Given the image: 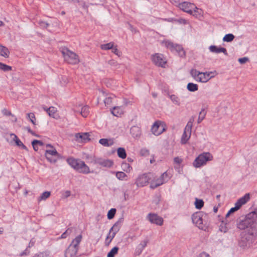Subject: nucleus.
Segmentation results:
<instances>
[{"label": "nucleus", "instance_id": "423d86ee", "mask_svg": "<svg viewBox=\"0 0 257 257\" xmlns=\"http://www.w3.org/2000/svg\"><path fill=\"white\" fill-rule=\"evenodd\" d=\"M162 43L164 44L166 48L170 50L171 52H176L181 57L185 56V52L181 45L173 43L169 40H164Z\"/></svg>", "mask_w": 257, "mask_h": 257}, {"label": "nucleus", "instance_id": "69168bd1", "mask_svg": "<svg viewBox=\"0 0 257 257\" xmlns=\"http://www.w3.org/2000/svg\"><path fill=\"white\" fill-rule=\"evenodd\" d=\"M26 130L28 131L29 133L31 134L32 135L36 137H38V136L36 135L34 132H33L29 127H27Z\"/></svg>", "mask_w": 257, "mask_h": 257}, {"label": "nucleus", "instance_id": "aec40b11", "mask_svg": "<svg viewBox=\"0 0 257 257\" xmlns=\"http://www.w3.org/2000/svg\"><path fill=\"white\" fill-rule=\"evenodd\" d=\"M11 137L13 141H14L16 145L19 147H21L24 150H27V147L23 144L21 140L18 138V137L14 134H11Z\"/></svg>", "mask_w": 257, "mask_h": 257}, {"label": "nucleus", "instance_id": "3c124183", "mask_svg": "<svg viewBox=\"0 0 257 257\" xmlns=\"http://www.w3.org/2000/svg\"><path fill=\"white\" fill-rule=\"evenodd\" d=\"M119 108L117 106H114L113 109L111 110V113L114 116H118L120 114L118 111Z\"/></svg>", "mask_w": 257, "mask_h": 257}, {"label": "nucleus", "instance_id": "c9c22d12", "mask_svg": "<svg viewBox=\"0 0 257 257\" xmlns=\"http://www.w3.org/2000/svg\"><path fill=\"white\" fill-rule=\"evenodd\" d=\"M234 36L232 34H228L224 36L223 38L224 42H230L234 39Z\"/></svg>", "mask_w": 257, "mask_h": 257}, {"label": "nucleus", "instance_id": "473e14b6", "mask_svg": "<svg viewBox=\"0 0 257 257\" xmlns=\"http://www.w3.org/2000/svg\"><path fill=\"white\" fill-rule=\"evenodd\" d=\"M246 217H248V219L250 218L255 219L257 220V208H255L253 211L248 213L246 216Z\"/></svg>", "mask_w": 257, "mask_h": 257}, {"label": "nucleus", "instance_id": "a19ab883", "mask_svg": "<svg viewBox=\"0 0 257 257\" xmlns=\"http://www.w3.org/2000/svg\"><path fill=\"white\" fill-rule=\"evenodd\" d=\"M206 115V112L204 109H202L199 113V117L198 118V123H200L204 118Z\"/></svg>", "mask_w": 257, "mask_h": 257}, {"label": "nucleus", "instance_id": "c85d7f7f", "mask_svg": "<svg viewBox=\"0 0 257 257\" xmlns=\"http://www.w3.org/2000/svg\"><path fill=\"white\" fill-rule=\"evenodd\" d=\"M114 45V44L113 42H109L106 44H101L100 45V48L103 50H111Z\"/></svg>", "mask_w": 257, "mask_h": 257}, {"label": "nucleus", "instance_id": "0eeeda50", "mask_svg": "<svg viewBox=\"0 0 257 257\" xmlns=\"http://www.w3.org/2000/svg\"><path fill=\"white\" fill-rule=\"evenodd\" d=\"M213 159L212 155L209 153H203L199 155L193 163V166L196 168H199L206 164L207 162Z\"/></svg>", "mask_w": 257, "mask_h": 257}, {"label": "nucleus", "instance_id": "ddd939ff", "mask_svg": "<svg viewBox=\"0 0 257 257\" xmlns=\"http://www.w3.org/2000/svg\"><path fill=\"white\" fill-rule=\"evenodd\" d=\"M203 214L202 212H196L192 215L193 223L201 229H203L205 227L203 222Z\"/></svg>", "mask_w": 257, "mask_h": 257}, {"label": "nucleus", "instance_id": "9b49d317", "mask_svg": "<svg viewBox=\"0 0 257 257\" xmlns=\"http://www.w3.org/2000/svg\"><path fill=\"white\" fill-rule=\"evenodd\" d=\"M150 173H145L139 175L136 180L135 184L138 187L147 186L151 179Z\"/></svg>", "mask_w": 257, "mask_h": 257}, {"label": "nucleus", "instance_id": "79ce46f5", "mask_svg": "<svg viewBox=\"0 0 257 257\" xmlns=\"http://www.w3.org/2000/svg\"><path fill=\"white\" fill-rule=\"evenodd\" d=\"M108 64L114 69H117L119 67V64L114 60H110L108 61Z\"/></svg>", "mask_w": 257, "mask_h": 257}, {"label": "nucleus", "instance_id": "c03bdc74", "mask_svg": "<svg viewBox=\"0 0 257 257\" xmlns=\"http://www.w3.org/2000/svg\"><path fill=\"white\" fill-rule=\"evenodd\" d=\"M33 257H50V254L47 251H43L35 254Z\"/></svg>", "mask_w": 257, "mask_h": 257}, {"label": "nucleus", "instance_id": "e2e57ef3", "mask_svg": "<svg viewBox=\"0 0 257 257\" xmlns=\"http://www.w3.org/2000/svg\"><path fill=\"white\" fill-rule=\"evenodd\" d=\"M141 153L143 156H146L149 154V151L147 149H144L141 150Z\"/></svg>", "mask_w": 257, "mask_h": 257}, {"label": "nucleus", "instance_id": "2eb2a0df", "mask_svg": "<svg viewBox=\"0 0 257 257\" xmlns=\"http://www.w3.org/2000/svg\"><path fill=\"white\" fill-rule=\"evenodd\" d=\"M148 220L152 223L158 225L163 224V219L162 217L155 213H149L147 216Z\"/></svg>", "mask_w": 257, "mask_h": 257}, {"label": "nucleus", "instance_id": "4468645a", "mask_svg": "<svg viewBox=\"0 0 257 257\" xmlns=\"http://www.w3.org/2000/svg\"><path fill=\"white\" fill-rule=\"evenodd\" d=\"M179 8L184 12L191 15L193 13V10L198 9L193 4L186 2L179 4Z\"/></svg>", "mask_w": 257, "mask_h": 257}, {"label": "nucleus", "instance_id": "8fccbe9b", "mask_svg": "<svg viewBox=\"0 0 257 257\" xmlns=\"http://www.w3.org/2000/svg\"><path fill=\"white\" fill-rule=\"evenodd\" d=\"M28 118H29L31 122L34 125L36 124V122L35 121V116L33 113H29L27 114Z\"/></svg>", "mask_w": 257, "mask_h": 257}, {"label": "nucleus", "instance_id": "393cba45", "mask_svg": "<svg viewBox=\"0 0 257 257\" xmlns=\"http://www.w3.org/2000/svg\"><path fill=\"white\" fill-rule=\"evenodd\" d=\"M57 108L53 106H51L46 109V112L49 115L54 118L57 117Z\"/></svg>", "mask_w": 257, "mask_h": 257}, {"label": "nucleus", "instance_id": "a18cd8bd", "mask_svg": "<svg viewBox=\"0 0 257 257\" xmlns=\"http://www.w3.org/2000/svg\"><path fill=\"white\" fill-rule=\"evenodd\" d=\"M72 228H68L64 233H62L60 238H66L72 232Z\"/></svg>", "mask_w": 257, "mask_h": 257}, {"label": "nucleus", "instance_id": "49530a36", "mask_svg": "<svg viewBox=\"0 0 257 257\" xmlns=\"http://www.w3.org/2000/svg\"><path fill=\"white\" fill-rule=\"evenodd\" d=\"M148 243V241L147 240H145L142 241L139 245L138 249L140 250L139 253H141L144 248L147 246Z\"/></svg>", "mask_w": 257, "mask_h": 257}, {"label": "nucleus", "instance_id": "f257e3e1", "mask_svg": "<svg viewBox=\"0 0 257 257\" xmlns=\"http://www.w3.org/2000/svg\"><path fill=\"white\" fill-rule=\"evenodd\" d=\"M238 228L243 230L246 228L247 232L256 238L257 236V220L245 217L237 223Z\"/></svg>", "mask_w": 257, "mask_h": 257}, {"label": "nucleus", "instance_id": "774afa93", "mask_svg": "<svg viewBox=\"0 0 257 257\" xmlns=\"http://www.w3.org/2000/svg\"><path fill=\"white\" fill-rule=\"evenodd\" d=\"M199 257H210V256H209V255L208 253H207L205 252H203L200 254Z\"/></svg>", "mask_w": 257, "mask_h": 257}, {"label": "nucleus", "instance_id": "603ef678", "mask_svg": "<svg viewBox=\"0 0 257 257\" xmlns=\"http://www.w3.org/2000/svg\"><path fill=\"white\" fill-rule=\"evenodd\" d=\"M113 238H112V235H110V234H109L107 236L106 239H105V244L106 246H108L110 243L111 242V240H112Z\"/></svg>", "mask_w": 257, "mask_h": 257}, {"label": "nucleus", "instance_id": "dca6fc26", "mask_svg": "<svg viewBox=\"0 0 257 257\" xmlns=\"http://www.w3.org/2000/svg\"><path fill=\"white\" fill-rule=\"evenodd\" d=\"M76 141L78 143H86L90 140L88 133H77L75 135Z\"/></svg>", "mask_w": 257, "mask_h": 257}, {"label": "nucleus", "instance_id": "f3484780", "mask_svg": "<svg viewBox=\"0 0 257 257\" xmlns=\"http://www.w3.org/2000/svg\"><path fill=\"white\" fill-rule=\"evenodd\" d=\"M123 221V218H120L116 222H115L112 227L110 229L109 234H110L111 231H112V238H114L116 233L119 230L121 224Z\"/></svg>", "mask_w": 257, "mask_h": 257}, {"label": "nucleus", "instance_id": "4d7b16f0", "mask_svg": "<svg viewBox=\"0 0 257 257\" xmlns=\"http://www.w3.org/2000/svg\"><path fill=\"white\" fill-rule=\"evenodd\" d=\"M2 113L4 115H6V116H10V115H12L13 116H14L11 112V111L8 110L6 108H4V109H3L2 110Z\"/></svg>", "mask_w": 257, "mask_h": 257}, {"label": "nucleus", "instance_id": "e433bc0d", "mask_svg": "<svg viewBox=\"0 0 257 257\" xmlns=\"http://www.w3.org/2000/svg\"><path fill=\"white\" fill-rule=\"evenodd\" d=\"M195 207L198 209H200L204 205V202L202 199H196L195 202Z\"/></svg>", "mask_w": 257, "mask_h": 257}, {"label": "nucleus", "instance_id": "bb28decb", "mask_svg": "<svg viewBox=\"0 0 257 257\" xmlns=\"http://www.w3.org/2000/svg\"><path fill=\"white\" fill-rule=\"evenodd\" d=\"M9 49L2 45H0V55L5 58H8L9 56Z\"/></svg>", "mask_w": 257, "mask_h": 257}, {"label": "nucleus", "instance_id": "4c0bfd02", "mask_svg": "<svg viewBox=\"0 0 257 257\" xmlns=\"http://www.w3.org/2000/svg\"><path fill=\"white\" fill-rule=\"evenodd\" d=\"M116 211V210L115 208H111V209H110L108 211V212L107 213V218L108 219H112L114 217V215H115Z\"/></svg>", "mask_w": 257, "mask_h": 257}, {"label": "nucleus", "instance_id": "bf43d9fd", "mask_svg": "<svg viewBox=\"0 0 257 257\" xmlns=\"http://www.w3.org/2000/svg\"><path fill=\"white\" fill-rule=\"evenodd\" d=\"M80 5L82 6V7L84 9H85V10H86L87 11H88V5H87L86 4V3H85V2H84V1H81Z\"/></svg>", "mask_w": 257, "mask_h": 257}, {"label": "nucleus", "instance_id": "6e6d98bb", "mask_svg": "<svg viewBox=\"0 0 257 257\" xmlns=\"http://www.w3.org/2000/svg\"><path fill=\"white\" fill-rule=\"evenodd\" d=\"M165 182V180H163L161 177H160L155 181V182L158 184L159 186L162 185Z\"/></svg>", "mask_w": 257, "mask_h": 257}, {"label": "nucleus", "instance_id": "72a5a7b5", "mask_svg": "<svg viewBox=\"0 0 257 257\" xmlns=\"http://www.w3.org/2000/svg\"><path fill=\"white\" fill-rule=\"evenodd\" d=\"M119 248L117 246L113 247L107 253V257H114L115 255L118 252Z\"/></svg>", "mask_w": 257, "mask_h": 257}, {"label": "nucleus", "instance_id": "052dcab7", "mask_svg": "<svg viewBox=\"0 0 257 257\" xmlns=\"http://www.w3.org/2000/svg\"><path fill=\"white\" fill-rule=\"evenodd\" d=\"M174 161L176 164H180L182 162V160L179 157H176L174 158Z\"/></svg>", "mask_w": 257, "mask_h": 257}, {"label": "nucleus", "instance_id": "a878e982", "mask_svg": "<svg viewBox=\"0 0 257 257\" xmlns=\"http://www.w3.org/2000/svg\"><path fill=\"white\" fill-rule=\"evenodd\" d=\"M89 160V162L93 164H99L100 165H102L103 161L104 159L101 158H97L95 156L90 157L89 158H88Z\"/></svg>", "mask_w": 257, "mask_h": 257}, {"label": "nucleus", "instance_id": "1a4fd4ad", "mask_svg": "<svg viewBox=\"0 0 257 257\" xmlns=\"http://www.w3.org/2000/svg\"><path fill=\"white\" fill-rule=\"evenodd\" d=\"M250 199V194H245L243 196L237 200L235 204V206L231 208L226 214V217H228L231 213L238 210L242 205L246 203Z\"/></svg>", "mask_w": 257, "mask_h": 257}, {"label": "nucleus", "instance_id": "7c9ffc66", "mask_svg": "<svg viewBox=\"0 0 257 257\" xmlns=\"http://www.w3.org/2000/svg\"><path fill=\"white\" fill-rule=\"evenodd\" d=\"M167 94L173 103L178 105H180V99L177 96L174 94L170 95L168 93Z\"/></svg>", "mask_w": 257, "mask_h": 257}, {"label": "nucleus", "instance_id": "cd10ccee", "mask_svg": "<svg viewBox=\"0 0 257 257\" xmlns=\"http://www.w3.org/2000/svg\"><path fill=\"white\" fill-rule=\"evenodd\" d=\"M117 153L118 156L121 159H125L126 157V152L123 148H118Z\"/></svg>", "mask_w": 257, "mask_h": 257}, {"label": "nucleus", "instance_id": "9d476101", "mask_svg": "<svg viewBox=\"0 0 257 257\" xmlns=\"http://www.w3.org/2000/svg\"><path fill=\"white\" fill-rule=\"evenodd\" d=\"M166 130L165 123L160 120L156 121L152 126L151 131L155 136H159Z\"/></svg>", "mask_w": 257, "mask_h": 257}, {"label": "nucleus", "instance_id": "f704fd0d", "mask_svg": "<svg viewBox=\"0 0 257 257\" xmlns=\"http://www.w3.org/2000/svg\"><path fill=\"white\" fill-rule=\"evenodd\" d=\"M194 121V117H191L188 122H187V125H186L184 129L186 130L187 131L191 132L192 127L193 125V123Z\"/></svg>", "mask_w": 257, "mask_h": 257}, {"label": "nucleus", "instance_id": "20e7f679", "mask_svg": "<svg viewBox=\"0 0 257 257\" xmlns=\"http://www.w3.org/2000/svg\"><path fill=\"white\" fill-rule=\"evenodd\" d=\"M60 50L63 56L65 61L68 63L76 64L79 62V57L75 53L66 47H62Z\"/></svg>", "mask_w": 257, "mask_h": 257}, {"label": "nucleus", "instance_id": "6e6552de", "mask_svg": "<svg viewBox=\"0 0 257 257\" xmlns=\"http://www.w3.org/2000/svg\"><path fill=\"white\" fill-rule=\"evenodd\" d=\"M190 74L192 77L196 80H202L203 79L206 80H209L214 76L215 73L212 72H200L196 70L192 69L190 72Z\"/></svg>", "mask_w": 257, "mask_h": 257}, {"label": "nucleus", "instance_id": "09e8293b", "mask_svg": "<svg viewBox=\"0 0 257 257\" xmlns=\"http://www.w3.org/2000/svg\"><path fill=\"white\" fill-rule=\"evenodd\" d=\"M111 51L113 53L115 54L118 57H120L122 55V53L121 51H120L117 48V46L115 45L113 47V48L111 49Z\"/></svg>", "mask_w": 257, "mask_h": 257}, {"label": "nucleus", "instance_id": "0e129e2a", "mask_svg": "<svg viewBox=\"0 0 257 257\" xmlns=\"http://www.w3.org/2000/svg\"><path fill=\"white\" fill-rule=\"evenodd\" d=\"M29 253V251L28 250V248H27L24 251L21 253L20 256H23L24 255H28Z\"/></svg>", "mask_w": 257, "mask_h": 257}, {"label": "nucleus", "instance_id": "58836bf2", "mask_svg": "<svg viewBox=\"0 0 257 257\" xmlns=\"http://www.w3.org/2000/svg\"><path fill=\"white\" fill-rule=\"evenodd\" d=\"M113 165V162L110 160L104 159L101 166L110 168Z\"/></svg>", "mask_w": 257, "mask_h": 257}, {"label": "nucleus", "instance_id": "338daca9", "mask_svg": "<svg viewBox=\"0 0 257 257\" xmlns=\"http://www.w3.org/2000/svg\"><path fill=\"white\" fill-rule=\"evenodd\" d=\"M40 26L42 27L47 28L49 26V24L45 22H41L40 23Z\"/></svg>", "mask_w": 257, "mask_h": 257}, {"label": "nucleus", "instance_id": "13d9d810", "mask_svg": "<svg viewBox=\"0 0 257 257\" xmlns=\"http://www.w3.org/2000/svg\"><path fill=\"white\" fill-rule=\"evenodd\" d=\"M248 59L247 57H243L239 58L238 61L240 64H244L248 61Z\"/></svg>", "mask_w": 257, "mask_h": 257}, {"label": "nucleus", "instance_id": "f8f14e48", "mask_svg": "<svg viewBox=\"0 0 257 257\" xmlns=\"http://www.w3.org/2000/svg\"><path fill=\"white\" fill-rule=\"evenodd\" d=\"M152 60L156 65L162 68L165 67L167 61L163 55L156 53L152 56Z\"/></svg>", "mask_w": 257, "mask_h": 257}, {"label": "nucleus", "instance_id": "680f3d73", "mask_svg": "<svg viewBox=\"0 0 257 257\" xmlns=\"http://www.w3.org/2000/svg\"><path fill=\"white\" fill-rule=\"evenodd\" d=\"M150 188L151 189H155L158 187H159L158 184H157L155 182H152L150 184Z\"/></svg>", "mask_w": 257, "mask_h": 257}, {"label": "nucleus", "instance_id": "a211bd4d", "mask_svg": "<svg viewBox=\"0 0 257 257\" xmlns=\"http://www.w3.org/2000/svg\"><path fill=\"white\" fill-rule=\"evenodd\" d=\"M209 50L212 53L216 54L223 53L225 55H228L226 49L223 47H217L215 45H211L209 47Z\"/></svg>", "mask_w": 257, "mask_h": 257}, {"label": "nucleus", "instance_id": "7ed1b4c3", "mask_svg": "<svg viewBox=\"0 0 257 257\" xmlns=\"http://www.w3.org/2000/svg\"><path fill=\"white\" fill-rule=\"evenodd\" d=\"M82 236L81 235L77 236L73 239L65 251V257L76 256L79 247V244L81 241Z\"/></svg>", "mask_w": 257, "mask_h": 257}, {"label": "nucleus", "instance_id": "c756f323", "mask_svg": "<svg viewBox=\"0 0 257 257\" xmlns=\"http://www.w3.org/2000/svg\"><path fill=\"white\" fill-rule=\"evenodd\" d=\"M187 88L189 91L194 92L198 90V86L196 84L190 82L187 84Z\"/></svg>", "mask_w": 257, "mask_h": 257}, {"label": "nucleus", "instance_id": "6ab92c4d", "mask_svg": "<svg viewBox=\"0 0 257 257\" xmlns=\"http://www.w3.org/2000/svg\"><path fill=\"white\" fill-rule=\"evenodd\" d=\"M102 95L105 97V98L103 100V102L106 106H110L112 103V100L115 97V95L111 94H106L104 92L102 91Z\"/></svg>", "mask_w": 257, "mask_h": 257}, {"label": "nucleus", "instance_id": "37998d69", "mask_svg": "<svg viewBox=\"0 0 257 257\" xmlns=\"http://www.w3.org/2000/svg\"><path fill=\"white\" fill-rule=\"evenodd\" d=\"M116 177L118 179L123 180L127 177V175L123 172H117L116 173Z\"/></svg>", "mask_w": 257, "mask_h": 257}, {"label": "nucleus", "instance_id": "ea45409f", "mask_svg": "<svg viewBox=\"0 0 257 257\" xmlns=\"http://www.w3.org/2000/svg\"><path fill=\"white\" fill-rule=\"evenodd\" d=\"M89 112V107L88 106H84L81 108L80 113L83 117H86Z\"/></svg>", "mask_w": 257, "mask_h": 257}, {"label": "nucleus", "instance_id": "5fc2aeb1", "mask_svg": "<svg viewBox=\"0 0 257 257\" xmlns=\"http://www.w3.org/2000/svg\"><path fill=\"white\" fill-rule=\"evenodd\" d=\"M49 157L50 159H47V160L50 163H55L57 161V159L55 158L56 157V156H49Z\"/></svg>", "mask_w": 257, "mask_h": 257}, {"label": "nucleus", "instance_id": "2f4dec72", "mask_svg": "<svg viewBox=\"0 0 257 257\" xmlns=\"http://www.w3.org/2000/svg\"><path fill=\"white\" fill-rule=\"evenodd\" d=\"M51 193L49 191H45L43 192L39 197L38 200L39 202L42 200H45L50 197Z\"/></svg>", "mask_w": 257, "mask_h": 257}, {"label": "nucleus", "instance_id": "412c9836", "mask_svg": "<svg viewBox=\"0 0 257 257\" xmlns=\"http://www.w3.org/2000/svg\"><path fill=\"white\" fill-rule=\"evenodd\" d=\"M99 143L105 147H110L114 144L113 140L112 139H101L99 140Z\"/></svg>", "mask_w": 257, "mask_h": 257}, {"label": "nucleus", "instance_id": "b1692460", "mask_svg": "<svg viewBox=\"0 0 257 257\" xmlns=\"http://www.w3.org/2000/svg\"><path fill=\"white\" fill-rule=\"evenodd\" d=\"M130 133L134 138L139 137L141 134L140 128L136 126H134L131 128Z\"/></svg>", "mask_w": 257, "mask_h": 257}, {"label": "nucleus", "instance_id": "5701e85b", "mask_svg": "<svg viewBox=\"0 0 257 257\" xmlns=\"http://www.w3.org/2000/svg\"><path fill=\"white\" fill-rule=\"evenodd\" d=\"M49 156H56L58 158L60 154L57 152V150L53 148L52 150H46L45 152V157L46 159H50Z\"/></svg>", "mask_w": 257, "mask_h": 257}, {"label": "nucleus", "instance_id": "de8ad7c7", "mask_svg": "<svg viewBox=\"0 0 257 257\" xmlns=\"http://www.w3.org/2000/svg\"><path fill=\"white\" fill-rule=\"evenodd\" d=\"M12 69V67L6 64L0 62V70H2L4 71H8Z\"/></svg>", "mask_w": 257, "mask_h": 257}, {"label": "nucleus", "instance_id": "f03ea898", "mask_svg": "<svg viewBox=\"0 0 257 257\" xmlns=\"http://www.w3.org/2000/svg\"><path fill=\"white\" fill-rule=\"evenodd\" d=\"M68 164L77 171L83 173L88 174L90 173L89 168L86 165L84 162L73 158H69L67 159Z\"/></svg>", "mask_w": 257, "mask_h": 257}, {"label": "nucleus", "instance_id": "4be33fe9", "mask_svg": "<svg viewBox=\"0 0 257 257\" xmlns=\"http://www.w3.org/2000/svg\"><path fill=\"white\" fill-rule=\"evenodd\" d=\"M191 132L187 131L186 130L184 129L181 141L182 144H185L187 143L191 136Z\"/></svg>", "mask_w": 257, "mask_h": 257}, {"label": "nucleus", "instance_id": "864d4df0", "mask_svg": "<svg viewBox=\"0 0 257 257\" xmlns=\"http://www.w3.org/2000/svg\"><path fill=\"white\" fill-rule=\"evenodd\" d=\"M35 144H37V145H39L40 146H43L44 145V143L41 141L34 140L32 142V146H34Z\"/></svg>", "mask_w": 257, "mask_h": 257}, {"label": "nucleus", "instance_id": "39448f33", "mask_svg": "<svg viewBox=\"0 0 257 257\" xmlns=\"http://www.w3.org/2000/svg\"><path fill=\"white\" fill-rule=\"evenodd\" d=\"M255 240V238L248 232L242 233L238 240V245L243 249L248 248L253 243Z\"/></svg>", "mask_w": 257, "mask_h": 257}]
</instances>
